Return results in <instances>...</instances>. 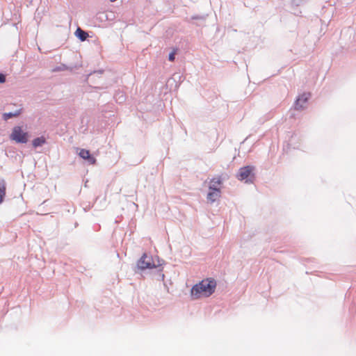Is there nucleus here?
I'll use <instances>...</instances> for the list:
<instances>
[{
    "label": "nucleus",
    "instance_id": "1",
    "mask_svg": "<svg viewBox=\"0 0 356 356\" xmlns=\"http://www.w3.org/2000/svg\"><path fill=\"white\" fill-rule=\"evenodd\" d=\"M216 287V281L213 278H207L192 287L191 295L195 299L207 298L214 293Z\"/></svg>",
    "mask_w": 356,
    "mask_h": 356
},
{
    "label": "nucleus",
    "instance_id": "2",
    "mask_svg": "<svg viewBox=\"0 0 356 356\" xmlns=\"http://www.w3.org/2000/svg\"><path fill=\"white\" fill-rule=\"evenodd\" d=\"M161 264L158 259V263L156 264L151 254L144 253L137 262V268L142 271L147 269L158 268L159 272H162L163 268L161 267Z\"/></svg>",
    "mask_w": 356,
    "mask_h": 356
},
{
    "label": "nucleus",
    "instance_id": "3",
    "mask_svg": "<svg viewBox=\"0 0 356 356\" xmlns=\"http://www.w3.org/2000/svg\"><path fill=\"white\" fill-rule=\"evenodd\" d=\"M255 168L252 165H246L241 168L236 174V178L245 183H253L255 179L254 173Z\"/></svg>",
    "mask_w": 356,
    "mask_h": 356
},
{
    "label": "nucleus",
    "instance_id": "4",
    "mask_svg": "<svg viewBox=\"0 0 356 356\" xmlns=\"http://www.w3.org/2000/svg\"><path fill=\"white\" fill-rule=\"evenodd\" d=\"M10 138L17 143H26L29 139V134L23 131L21 127L15 126L13 129Z\"/></svg>",
    "mask_w": 356,
    "mask_h": 356
},
{
    "label": "nucleus",
    "instance_id": "5",
    "mask_svg": "<svg viewBox=\"0 0 356 356\" xmlns=\"http://www.w3.org/2000/svg\"><path fill=\"white\" fill-rule=\"evenodd\" d=\"M310 97V93H303L299 95L294 103V108L298 111L303 110L306 106L309 98Z\"/></svg>",
    "mask_w": 356,
    "mask_h": 356
},
{
    "label": "nucleus",
    "instance_id": "6",
    "mask_svg": "<svg viewBox=\"0 0 356 356\" xmlns=\"http://www.w3.org/2000/svg\"><path fill=\"white\" fill-rule=\"evenodd\" d=\"M79 155L81 158L87 161L89 164H95L96 163V159L91 155L89 150L80 149Z\"/></svg>",
    "mask_w": 356,
    "mask_h": 356
},
{
    "label": "nucleus",
    "instance_id": "7",
    "mask_svg": "<svg viewBox=\"0 0 356 356\" xmlns=\"http://www.w3.org/2000/svg\"><path fill=\"white\" fill-rule=\"evenodd\" d=\"M82 67L81 64H75L74 65H66L65 64H60L56 67H55L52 71L53 72H60L64 70H69L70 72H74L75 70H78Z\"/></svg>",
    "mask_w": 356,
    "mask_h": 356
},
{
    "label": "nucleus",
    "instance_id": "8",
    "mask_svg": "<svg viewBox=\"0 0 356 356\" xmlns=\"http://www.w3.org/2000/svg\"><path fill=\"white\" fill-rule=\"evenodd\" d=\"M222 184V179L220 177L218 178H213L210 181V185L209 186V191H220V188L218 187L219 185Z\"/></svg>",
    "mask_w": 356,
    "mask_h": 356
},
{
    "label": "nucleus",
    "instance_id": "9",
    "mask_svg": "<svg viewBox=\"0 0 356 356\" xmlns=\"http://www.w3.org/2000/svg\"><path fill=\"white\" fill-rule=\"evenodd\" d=\"M208 15H195L191 17L192 20H196L195 24L197 26H203L206 22Z\"/></svg>",
    "mask_w": 356,
    "mask_h": 356
},
{
    "label": "nucleus",
    "instance_id": "10",
    "mask_svg": "<svg viewBox=\"0 0 356 356\" xmlns=\"http://www.w3.org/2000/svg\"><path fill=\"white\" fill-rule=\"evenodd\" d=\"M220 191H209L207 194V199L211 203H213L220 196Z\"/></svg>",
    "mask_w": 356,
    "mask_h": 356
},
{
    "label": "nucleus",
    "instance_id": "11",
    "mask_svg": "<svg viewBox=\"0 0 356 356\" xmlns=\"http://www.w3.org/2000/svg\"><path fill=\"white\" fill-rule=\"evenodd\" d=\"M76 38H78L81 41H85L88 38L89 35L88 32L83 31L81 28L78 27L74 33Z\"/></svg>",
    "mask_w": 356,
    "mask_h": 356
},
{
    "label": "nucleus",
    "instance_id": "12",
    "mask_svg": "<svg viewBox=\"0 0 356 356\" xmlns=\"http://www.w3.org/2000/svg\"><path fill=\"white\" fill-rule=\"evenodd\" d=\"M22 108H19L15 112L5 113L3 114V119L6 121L13 117L19 116L22 113Z\"/></svg>",
    "mask_w": 356,
    "mask_h": 356
},
{
    "label": "nucleus",
    "instance_id": "13",
    "mask_svg": "<svg viewBox=\"0 0 356 356\" xmlns=\"http://www.w3.org/2000/svg\"><path fill=\"white\" fill-rule=\"evenodd\" d=\"M46 143V139L44 136L35 138L32 141V145L34 147H38L42 146Z\"/></svg>",
    "mask_w": 356,
    "mask_h": 356
},
{
    "label": "nucleus",
    "instance_id": "14",
    "mask_svg": "<svg viewBox=\"0 0 356 356\" xmlns=\"http://www.w3.org/2000/svg\"><path fill=\"white\" fill-rule=\"evenodd\" d=\"M6 195V184L3 179H0V204L2 203Z\"/></svg>",
    "mask_w": 356,
    "mask_h": 356
},
{
    "label": "nucleus",
    "instance_id": "15",
    "mask_svg": "<svg viewBox=\"0 0 356 356\" xmlns=\"http://www.w3.org/2000/svg\"><path fill=\"white\" fill-rule=\"evenodd\" d=\"M115 98L116 102L120 104L123 103L126 100V97L122 92H118L115 95Z\"/></svg>",
    "mask_w": 356,
    "mask_h": 356
},
{
    "label": "nucleus",
    "instance_id": "16",
    "mask_svg": "<svg viewBox=\"0 0 356 356\" xmlns=\"http://www.w3.org/2000/svg\"><path fill=\"white\" fill-rule=\"evenodd\" d=\"M177 54V49H174L171 53L169 54L168 60L173 62L175 59V54Z\"/></svg>",
    "mask_w": 356,
    "mask_h": 356
},
{
    "label": "nucleus",
    "instance_id": "17",
    "mask_svg": "<svg viewBox=\"0 0 356 356\" xmlns=\"http://www.w3.org/2000/svg\"><path fill=\"white\" fill-rule=\"evenodd\" d=\"M6 80V75L3 73H0V83H5Z\"/></svg>",
    "mask_w": 356,
    "mask_h": 356
},
{
    "label": "nucleus",
    "instance_id": "18",
    "mask_svg": "<svg viewBox=\"0 0 356 356\" xmlns=\"http://www.w3.org/2000/svg\"><path fill=\"white\" fill-rule=\"evenodd\" d=\"M304 0H293L294 3H296L297 5H299L300 3H302Z\"/></svg>",
    "mask_w": 356,
    "mask_h": 356
},
{
    "label": "nucleus",
    "instance_id": "19",
    "mask_svg": "<svg viewBox=\"0 0 356 356\" xmlns=\"http://www.w3.org/2000/svg\"><path fill=\"white\" fill-rule=\"evenodd\" d=\"M92 73H90L88 74L86 76V79H84V81H88V79H89V76L92 74Z\"/></svg>",
    "mask_w": 356,
    "mask_h": 356
},
{
    "label": "nucleus",
    "instance_id": "20",
    "mask_svg": "<svg viewBox=\"0 0 356 356\" xmlns=\"http://www.w3.org/2000/svg\"><path fill=\"white\" fill-rule=\"evenodd\" d=\"M159 276L161 277V280H164V277L165 275L163 274H160Z\"/></svg>",
    "mask_w": 356,
    "mask_h": 356
},
{
    "label": "nucleus",
    "instance_id": "21",
    "mask_svg": "<svg viewBox=\"0 0 356 356\" xmlns=\"http://www.w3.org/2000/svg\"><path fill=\"white\" fill-rule=\"evenodd\" d=\"M96 72L102 73V71H94V72H93V73H96Z\"/></svg>",
    "mask_w": 356,
    "mask_h": 356
},
{
    "label": "nucleus",
    "instance_id": "22",
    "mask_svg": "<svg viewBox=\"0 0 356 356\" xmlns=\"http://www.w3.org/2000/svg\"><path fill=\"white\" fill-rule=\"evenodd\" d=\"M111 2H114L116 0H110Z\"/></svg>",
    "mask_w": 356,
    "mask_h": 356
}]
</instances>
